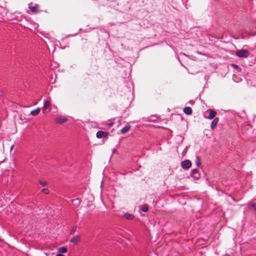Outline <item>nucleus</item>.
Wrapping results in <instances>:
<instances>
[{
  "mask_svg": "<svg viewBox=\"0 0 256 256\" xmlns=\"http://www.w3.org/2000/svg\"><path fill=\"white\" fill-rule=\"evenodd\" d=\"M236 55L240 58H246L249 55V52L247 50H240L236 52Z\"/></svg>",
  "mask_w": 256,
  "mask_h": 256,
  "instance_id": "1",
  "label": "nucleus"
},
{
  "mask_svg": "<svg viewBox=\"0 0 256 256\" xmlns=\"http://www.w3.org/2000/svg\"><path fill=\"white\" fill-rule=\"evenodd\" d=\"M181 166L184 169L187 170L191 167L192 162L190 160H186L182 162Z\"/></svg>",
  "mask_w": 256,
  "mask_h": 256,
  "instance_id": "2",
  "label": "nucleus"
},
{
  "mask_svg": "<svg viewBox=\"0 0 256 256\" xmlns=\"http://www.w3.org/2000/svg\"><path fill=\"white\" fill-rule=\"evenodd\" d=\"M28 5V8L32 14H35L39 12V6L38 4H35L34 6H32V4H29Z\"/></svg>",
  "mask_w": 256,
  "mask_h": 256,
  "instance_id": "3",
  "label": "nucleus"
},
{
  "mask_svg": "<svg viewBox=\"0 0 256 256\" xmlns=\"http://www.w3.org/2000/svg\"><path fill=\"white\" fill-rule=\"evenodd\" d=\"M190 176L196 180H198L200 178V174L196 169H194L192 170Z\"/></svg>",
  "mask_w": 256,
  "mask_h": 256,
  "instance_id": "4",
  "label": "nucleus"
},
{
  "mask_svg": "<svg viewBox=\"0 0 256 256\" xmlns=\"http://www.w3.org/2000/svg\"><path fill=\"white\" fill-rule=\"evenodd\" d=\"M68 120L67 118L62 116H59L56 118V122L57 124H62Z\"/></svg>",
  "mask_w": 256,
  "mask_h": 256,
  "instance_id": "5",
  "label": "nucleus"
},
{
  "mask_svg": "<svg viewBox=\"0 0 256 256\" xmlns=\"http://www.w3.org/2000/svg\"><path fill=\"white\" fill-rule=\"evenodd\" d=\"M219 122L218 118H215L214 120L212 121L210 125V128L212 130H214L215 128L216 127L218 124Z\"/></svg>",
  "mask_w": 256,
  "mask_h": 256,
  "instance_id": "6",
  "label": "nucleus"
},
{
  "mask_svg": "<svg viewBox=\"0 0 256 256\" xmlns=\"http://www.w3.org/2000/svg\"><path fill=\"white\" fill-rule=\"evenodd\" d=\"M216 114V112L215 110H209V114L208 116V118L209 119L214 118L215 117Z\"/></svg>",
  "mask_w": 256,
  "mask_h": 256,
  "instance_id": "7",
  "label": "nucleus"
},
{
  "mask_svg": "<svg viewBox=\"0 0 256 256\" xmlns=\"http://www.w3.org/2000/svg\"><path fill=\"white\" fill-rule=\"evenodd\" d=\"M50 102L48 100H44V104L43 107V111L44 112L47 108L50 107Z\"/></svg>",
  "mask_w": 256,
  "mask_h": 256,
  "instance_id": "8",
  "label": "nucleus"
},
{
  "mask_svg": "<svg viewBox=\"0 0 256 256\" xmlns=\"http://www.w3.org/2000/svg\"><path fill=\"white\" fill-rule=\"evenodd\" d=\"M40 110V108H38L34 110H32L30 112V114L33 116H36L38 114Z\"/></svg>",
  "mask_w": 256,
  "mask_h": 256,
  "instance_id": "9",
  "label": "nucleus"
},
{
  "mask_svg": "<svg viewBox=\"0 0 256 256\" xmlns=\"http://www.w3.org/2000/svg\"><path fill=\"white\" fill-rule=\"evenodd\" d=\"M184 112L187 115H190L192 114V110L190 107H186L184 110Z\"/></svg>",
  "mask_w": 256,
  "mask_h": 256,
  "instance_id": "10",
  "label": "nucleus"
},
{
  "mask_svg": "<svg viewBox=\"0 0 256 256\" xmlns=\"http://www.w3.org/2000/svg\"><path fill=\"white\" fill-rule=\"evenodd\" d=\"M130 128H131V126H125L124 128H123L121 130H120L121 133L122 134H124L128 132L130 130Z\"/></svg>",
  "mask_w": 256,
  "mask_h": 256,
  "instance_id": "11",
  "label": "nucleus"
},
{
  "mask_svg": "<svg viewBox=\"0 0 256 256\" xmlns=\"http://www.w3.org/2000/svg\"><path fill=\"white\" fill-rule=\"evenodd\" d=\"M80 241V236H74L71 242L76 244H77L78 242Z\"/></svg>",
  "mask_w": 256,
  "mask_h": 256,
  "instance_id": "12",
  "label": "nucleus"
},
{
  "mask_svg": "<svg viewBox=\"0 0 256 256\" xmlns=\"http://www.w3.org/2000/svg\"><path fill=\"white\" fill-rule=\"evenodd\" d=\"M124 217L126 218L129 220H132L134 218V215H132V214H130L128 212H126V213L124 214Z\"/></svg>",
  "mask_w": 256,
  "mask_h": 256,
  "instance_id": "13",
  "label": "nucleus"
},
{
  "mask_svg": "<svg viewBox=\"0 0 256 256\" xmlns=\"http://www.w3.org/2000/svg\"><path fill=\"white\" fill-rule=\"evenodd\" d=\"M58 252L60 253H66L68 252V248L66 247H60L58 249Z\"/></svg>",
  "mask_w": 256,
  "mask_h": 256,
  "instance_id": "14",
  "label": "nucleus"
},
{
  "mask_svg": "<svg viewBox=\"0 0 256 256\" xmlns=\"http://www.w3.org/2000/svg\"><path fill=\"white\" fill-rule=\"evenodd\" d=\"M96 137L98 138H100L104 136V132L102 130H99L96 132Z\"/></svg>",
  "mask_w": 256,
  "mask_h": 256,
  "instance_id": "15",
  "label": "nucleus"
},
{
  "mask_svg": "<svg viewBox=\"0 0 256 256\" xmlns=\"http://www.w3.org/2000/svg\"><path fill=\"white\" fill-rule=\"evenodd\" d=\"M141 210L144 212H147L148 210V204H144L142 205V206Z\"/></svg>",
  "mask_w": 256,
  "mask_h": 256,
  "instance_id": "16",
  "label": "nucleus"
},
{
  "mask_svg": "<svg viewBox=\"0 0 256 256\" xmlns=\"http://www.w3.org/2000/svg\"><path fill=\"white\" fill-rule=\"evenodd\" d=\"M248 208H252L256 212V204L255 203H250L248 204Z\"/></svg>",
  "mask_w": 256,
  "mask_h": 256,
  "instance_id": "17",
  "label": "nucleus"
},
{
  "mask_svg": "<svg viewBox=\"0 0 256 256\" xmlns=\"http://www.w3.org/2000/svg\"><path fill=\"white\" fill-rule=\"evenodd\" d=\"M72 202L74 203V204L79 206L80 204V200L78 198L74 199L73 200Z\"/></svg>",
  "mask_w": 256,
  "mask_h": 256,
  "instance_id": "18",
  "label": "nucleus"
},
{
  "mask_svg": "<svg viewBox=\"0 0 256 256\" xmlns=\"http://www.w3.org/2000/svg\"><path fill=\"white\" fill-rule=\"evenodd\" d=\"M200 159L198 158V157L196 156V164L197 165V166L198 167H200Z\"/></svg>",
  "mask_w": 256,
  "mask_h": 256,
  "instance_id": "19",
  "label": "nucleus"
},
{
  "mask_svg": "<svg viewBox=\"0 0 256 256\" xmlns=\"http://www.w3.org/2000/svg\"><path fill=\"white\" fill-rule=\"evenodd\" d=\"M42 191L46 194H48L50 192L48 189L47 188L42 189Z\"/></svg>",
  "mask_w": 256,
  "mask_h": 256,
  "instance_id": "20",
  "label": "nucleus"
},
{
  "mask_svg": "<svg viewBox=\"0 0 256 256\" xmlns=\"http://www.w3.org/2000/svg\"><path fill=\"white\" fill-rule=\"evenodd\" d=\"M39 184L42 186H45L47 184L46 182H44V181H41V180L39 181Z\"/></svg>",
  "mask_w": 256,
  "mask_h": 256,
  "instance_id": "21",
  "label": "nucleus"
},
{
  "mask_svg": "<svg viewBox=\"0 0 256 256\" xmlns=\"http://www.w3.org/2000/svg\"><path fill=\"white\" fill-rule=\"evenodd\" d=\"M75 231H76V228H72L71 230L70 234H73Z\"/></svg>",
  "mask_w": 256,
  "mask_h": 256,
  "instance_id": "22",
  "label": "nucleus"
},
{
  "mask_svg": "<svg viewBox=\"0 0 256 256\" xmlns=\"http://www.w3.org/2000/svg\"><path fill=\"white\" fill-rule=\"evenodd\" d=\"M56 256H64L62 254H56Z\"/></svg>",
  "mask_w": 256,
  "mask_h": 256,
  "instance_id": "23",
  "label": "nucleus"
},
{
  "mask_svg": "<svg viewBox=\"0 0 256 256\" xmlns=\"http://www.w3.org/2000/svg\"><path fill=\"white\" fill-rule=\"evenodd\" d=\"M113 124H114V122H110L109 124V126H112V125H113Z\"/></svg>",
  "mask_w": 256,
  "mask_h": 256,
  "instance_id": "24",
  "label": "nucleus"
},
{
  "mask_svg": "<svg viewBox=\"0 0 256 256\" xmlns=\"http://www.w3.org/2000/svg\"><path fill=\"white\" fill-rule=\"evenodd\" d=\"M13 147H14V146H11V148H13Z\"/></svg>",
  "mask_w": 256,
  "mask_h": 256,
  "instance_id": "25",
  "label": "nucleus"
}]
</instances>
